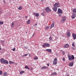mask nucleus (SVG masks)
Here are the masks:
<instances>
[{
	"instance_id": "20",
	"label": "nucleus",
	"mask_w": 76,
	"mask_h": 76,
	"mask_svg": "<svg viewBox=\"0 0 76 76\" xmlns=\"http://www.w3.org/2000/svg\"><path fill=\"white\" fill-rule=\"evenodd\" d=\"M49 41L50 42L53 41V39H52V37H50L49 38Z\"/></svg>"
},
{
	"instance_id": "55",
	"label": "nucleus",
	"mask_w": 76,
	"mask_h": 76,
	"mask_svg": "<svg viewBox=\"0 0 76 76\" xmlns=\"http://www.w3.org/2000/svg\"><path fill=\"white\" fill-rule=\"evenodd\" d=\"M76 1V0H75Z\"/></svg>"
},
{
	"instance_id": "45",
	"label": "nucleus",
	"mask_w": 76,
	"mask_h": 76,
	"mask_svg": "<svg viewBox=\"0 0 76 76\" xmlns=\"http://www.w3.org/2000/svg\"><path fill=\"white\" fill-rule=\"evenodd\" d=\"M25 18H28V16H26L25 17Z\"/></svg>"
},
{
	"instance_id": "51",
	"label": "nucleus",
	"mask_w": 76,
	"mask_h": 76,
	"mask_svg": "<svg viewBox=\"0 0 76 76\" xmlns=\"http://www.w3.org/2000/svg\"><path fill=\"white\" fill-rule=\"evenodd\" d=\"M3 2H4V3H5V1H3Z\"/></svg>"
},
{
	"instance_id": "32",
	"label": "nucleus",
	"mask_w": 76,
	"mask_h": 76,
	"mask_svg": "<svg viewBox=\"0 0 76 76\" xmlns=\"http://www.w3.org/2000/svg\"><path fill=\"white\" fill-rule=\"evenodd\" d=\"M3 74V72H2V71H0V75H1Z\"/></svg>"
},
{
	"instance_id": "27",
	"label": "nucleus",
	"mask_w": 76,
	"mask_h": 76,
	"mask_svg": "<svg viewBox=\"0 0 76 76\" xmlns=\"http://www.w3.org/2000/svg\"><path fill=\"white\" fill-rule=\"evenodd\" d=\"M25 69H27L28 70H29V68L27 66H25Z\"/></svg>"
},
{
	"instance_id": "48",
	"label": "nucleus",
	"mask_w": 76,
	"mask_h": 76,
	"mask_svg": "<svg viewBox=\"0 0 76 76\" xmlns=\"http://www.w3.org/2000/svg\"><path fill=\"white\" fill-rule=\"evenodd\" d=\"M37 25V23H36L35 24V25H34V26H36V25Z\"/></svg>"
},
{
	"instance_id": "9",
	"label": "nucleus",
	"mask_w": 76,
	"mask_h": 76,
	"mask_svg": "<svg viewBox=\"0 0 76 76\" xmlns=\"http://www.w3.org/2000/svg\"><path fill=\"white\" fill-rule=\"evenodd\" d=\"M53 9L55 12H56L57 10V7H54L53 8Z\"/></svg>"
},
{
	"instance_id": "54",
	"label": "nucleus",
	"mask_w": 76,
	"mask_h": 76,
	"mask_svg": "<svg viewBox=\"0 0 76 76\" xmlns=\"http://www.w3.org/2000/svg\"><path fill=\"white\" fill-rule=\"evenodd\" d=\"M69 31H68V32H69Z\"/></svg>"
},
{
	"instance_id": "23",
	"label": "nucleus",
	"mask_w": 76,
	"mask_h": 76,
	"mask_svg": "<svg viewBox=\"0 0 76 76\" xmlns=\"http://www.w3.org/2000/svg\"><path fill=\"white\" fill-rule=\"evenodd\" d=\"M9 64H14L15 62H12L11 61H9Z\"/></svg>"
},
{
	"instance_id": "31",
	"label": "nucleus",
	"mask_w": 76,
	"mask_h": 76,
	"mask_svg": "<svg viewBox=\"0 0 76 76\" xmlns=\"http://www.w3.org/2000/svg\"><path fill=\"white\" fill-rule=\"evenodd\" d=\"M72 47H75V42H73L72 43Z\"/></svg>"
},
{
	"instance_id": "42",
	"label": "nucleus",
	"mask_w": 76,
	"mask_h": 76,
	"mask_svg": "<svg viewBox=\"0 0 76 76\" xmlns=\"http://www.w3.org/2000/svg\"><path fill=\"white\" fill-rule=\"evenodd\" d=\"M24 48L25 49H27V48H28V47H25Z\"/></svg>"
},
{
	"instance_id": "43",
	"label": "nucleus",
	"mask_w": 76,
	"mask_h": 76,
	"mask_svg": "<svg viewBox=\"0 0 76 76\" xmlns=\"http://www.w3.org/2000/svg\"><path fill=\"white\" fill-rule=\"evenodd\" d=\"M59 16H60V17H61V14H59Z\"/></svg>"
},
{
	"instance_id": "15",
	"label": "nucleus",
	"mask_w": 76,
	"mask_h": 76,
	"mask_svg": "<svg viewBox=\"0 0 76 76\" xmlns=\"http://www.w3.org/2000/svg\"><path fill=\"white\" fill-rule=\"evenodd\" d=\"M4 59L3 58H2L1 59V63H4Z\"/></svg>"
},
{
	"instance_id": "21",
	"label": "nucleus",
	"mask_w": 76,
	"mask_h": 76,
	"mask_svg": "<svg viewBox=\"0 0 76 76\" xmlns=\"http://www.w3.org/2000/svg\"><path fill=\"white\" fill-rule=\"evenodd\" d=\"M72 12L73 13H76V9H74L72 10Z\"/></svg>"
},
{
	"instance_id": "2",
	"label": "nucleus",
	"mask_w": 76,
	"mask_h": 76,
	"mask_svg": "<svg viewBox=\"0 0 76 76\" xmlns=\"http://www.w3.org/2000/svg\"><path fill=\"white\" fill-rule=\"evenodd\" d=\"M66 16H64L62 17V20L61 21V23H64L66 20Z\"/></svg>"
},
{
	"instance_id": "53",
	"label": "nucleus",
	"mask_w": 76,
	"mask_h": 76,
	"mask_svg": "<svg viewBox=\"0 0 76 76\" xmlns=\"http://www.w3.org/2000/svg\"><path fill=\"white\" fill-rule=\"evenodd\" d=\"M42 1V0H41V1Z\"/></svg>"
},
{
	"instance_id": "12",
	"label": "nucleus",
	"mask_w": 76,
	"mask_h": 76,
	"mask_svg": "<svg viewBox=\"0 0 76 76\" xmlns=\"http://www.w3.org/2000/svg\"><path fill=\"white\" fill-rule=\"evenodd\" d=\"M70 33L69 32H68V31L66 34L67 37H70Z\"/></svg>"
},
{
	"instance_id": "16",
	"label": "nucleus",
	"mask_w": 76,
	"mask_h": 76,
	"mask_svg": "<svg viewBox=\"0 0 76 76\" xmlns=\"http://www.w3.org/2000/svg\"><path fill=\"white\" fill-rule=\"evenodd\" d=\"M4 64H9V62L6 60H5L4 62Z\"/></svg>"
},
{
	"instance_id": "29",
	"label": "nucleus",
	"mask_w": 76,
	"mask_h": 76,
	"mask_svg": "<svg viewBox=\"0 0 76 76\" xmlns=\"http://www.w3.org/2000/svg\"><path fill=\"white\" fill-rule=\"evenodd\" d=\"M49 28H50V26H48L46 27L45 29H48Z\"/></svg>"
},
{
	"instance_id": "7",
	"label": "nucleus",
	"mask_w": 76,
	"mask_h": 76,
	"mask_svg": "<svg viewBox=\"0 0 76 76\" xmlns=\"http://www.w3.org/2000/svg\"><path fill=\"white\" fill-rule=\"evenodd\" d=\"M76 14L75 13H73L72 15L71 16L72 19H75L76 18Z\"/></svg>"
},
{
	"instance_id": "39",
	"label": "nucleus",
	"mask_w": 76,
	"mask_h": 76,
	"mask_svg": "<svg viewBox=\"0 0 76 76\" xmlns=\"http://www.w3.org/2000/svg\"><path fill=\"white\" fill-rule=\"evenodd\" d=\"M41 15H42V16H44V14L43 13H41Z\"/></svg>"
},
{
	"instance_id": "52",
	"label": "nucleus",
	"mask_w": 76,
	"mask_h": 76,
	"mask_svg": "<svg viewBox=\"0 0 76 76\" xmlns=\"http://www.w3.org/2000/svg\"><path fill=\"white\" fill-rule=\"evenodd\" d=\"M67 76H69L68 75H67Z\"/></svg>"
},
{
	"instance_id": "6",
	"label": "nucleus",
	"mask_w": 76,
	"mask_h": 76,
	"mask_svg": "<svg viewBox=\"0 0 76 76\" xmlns=\"http://www.w3.org/2000/svg\"><path fill=\"white\" fill-rule=\"evenodd\" d=\"M58 13L59 14H61L63 13V11L60 9L59 8L58 10Z\"/></svg>"
},
{
	"instance_id": "24",
	"label": "nucleus",
	"mask_w": 76,
	"mask_h": 76,
	"mask_svg": "<svg viewBox=\"0 0 76 76\" xmlns=\"http://www.w3.org/2000/svg\"><path fill=\"white\" fill-rule=\"evenodd\" d=\"M7 72H4L3 74V75L4 76H7Z\"/></svg>"
},
{
	"instance_id": "1",
	"label": "nucleus",
	"mask_w": 76,
	"mask_h": 76,
	"mask_svg": "<svg viewBox=\"0 0 76 76\" xmlns=\"http://www.w3.org/2000/svg\"><path fill=\"white\" fill-rule=\"evenodd\" d=\"M69 60V61H72L73 60L75 59V57L73 55H72L71 56L69 55L68 56Z\"/></svg>"
},
{
	"instance_id": "46",
	"label": "nucleus",
	"mask_w": 76,
	"mask_h": 76,
	"mask_svg": "<svg viewBox=\"0 0 76 76\" xmlns=\"http://www.w3.org/2000/svg\"><path fill=\"white\" fill-rule=\"evenodd\" d=\"M47 65L48 66H50V64H47Z\"/></svg>"
},
{
	"instance_id": "11",
	"label": "nucleus",
	"mask_w": 76,
	"mask_h": 76,
	"mask_svg": "<svg viewBox=\"0 0 76 76\" xmlns=\"http://www.w3.org/2000/svg\"><path fill=\"white\" fill-rule=\"evenodd\" d=\"M72 35L74 39H76V34L73 33L72 34Z\"/></svg>"
},
{
	"instance_id": "4",
	"label": "nucleus",
	"mask_w": 76,
	"mask_h": 76,
	"mask_svg": "<svg viewBox=\"0 0 76 76\" xmlns=\"http://www.w3.org/2000/svg\"><path fill=\"white\" fill-rule=\"evenodd\" d=\"M60 4L58 3H55L54 5L53 6L54 7H60Z\"/></svg>"
},
{
	"instance_id": "37",
	"label": "nucleus",
	"mask_w": 76,
	"mask_h": 76,
	"mask_svg": "<svg viewBox=\"0 0 76 76\" xmlns=\"http://www.w3.org/2000/svg\"><path fill=\"white\" fill-rule=\"evenodd\" d=\"M42 46L43 47H44V48H45V44L43 45Z\"/></svg>"
},
{
	"instance_id": "35",
	"label": "nucleus",
	"mask_w": 76,
	"mask_h": 76,
	"mask_svg": "<svg viewBox=\"0 0 76 76\" xmlns=\"http://www.w3.org/2000/svg\"><path fill=\"white\" fill-rule=\"evenodd\" d=\"M15 50H16V48H13L12 49V51H15Z\"/></svg>"
},
{
	"instance_id": "34",
	"label": "nucleus",
	"mask_w": 76,
	"mask_h": 76,
	"mask_svg": "<svg viewBox=\"0 0 76 76\" xmlns=\"http://www.w3.org/2000/svg\"><path fill=\"white\" fill-rule=\"evenodd\" d=\"M62 54L63 55H64L65 54V52H64V51H63L62 52Z\"/></svg>"
},
{
	"instance_id": "8",
	"label": "nucleus",
	"mask_w": 76,
	"mask_h": 76,
	"mask_svg": "<svg viewBox=\"0 0 76 76\" xmlns=\"http://www.w3.org/2000/svg\"><path fill=\"white\" fill-rule=\"evenodd\" d=\"M54 26V21L52 22V23L50 26V29H51L52 28H53Z\"/></svg>"
},
{
	"instance_id": "14",
	"label": "nucleus",
	"mask_w": 76,
	"mask_h": 76,
	"mask_svg": "<svg viewBox=\"0 0 76 76\" xmlns=\"http://www.w3.org/2000/svg\"><path fill=\"white\" fill-rule=\"evenodd\" d=\"M69 66L70 67H72L73 66V62H71L69 63Z\"/></svg>"
},
{
	"instance_id": "18",
	"label": "nucleus",
	"mask_w": 76,
	"mask_h": 76,
	"mask_svg": "<svg viewBox=\"0 0 76 76\" xmlns=\"http://www.w3.org/2000/svg\"><path fill=\"white\" fill-rule=\"evenodd\" d=\"M48 69V67L44 66L42 67L41 68V69Z\"/></svg>"
},
{
	"instance_id": "38",
	"label": "nucleus",
	"mask_w": 76,
	"mask_h": 76,
	"mask_svg": "<svg viewBox=\"0 0 76 76\" xmlns=\"http://www.w3.org/2000/svg\"><path fill=\"white\" fill-rule=\"evenodd\" d=\"M54 75H57V73H56V72H54Z\"/></svg>"
},
{
	"instance_id": "44",
	"label": "nucleus",
	"mask_w": 76,
	"mask_h": 76,
	"mask_svg": "<svg viewBox=\"0 0 76 76\" xmlns=\"http://www.w3.org/2000/svg\"><path fill=\"white\" fill-rule=\"evenodd\" d=\"M28 54H25L24 55L25 56H28Z\"/></svg>"
},
{
	"instance_id": "19",
	"label": "nucleus",
	"mask_w": 76,
	"mask_h": 76,
	"mask_svg": "<svg viewBox=\"0 0 76 76\" xmlns=\"http://www.w3.org/2000/svg\"><path fill=\"white\" fill-rule=\"evenodd\" d=\"M45 45L46 47H49L50 46V44L48 43H46L45 44Z\"/></svg>"
},
{
	"instance_id": "40",
	"label": "nucleus",
	"mask_w": 76,
	"mask_h": 76,
	"mask_svg": "<svg viewBox=\"0 0 76 76\" xmlns=\"http://www.w3.org/2000/svg\"><path fill=\"white\" fill-rule=\"evenodd\" d=\"M51 75L52 76H54V73H52L51 74Z\"/></svg>"
},
{
	"instance_id": "50",
	"label": "nucleus",
	"mask_w": 76,
	"mask_h": 76,
	"mask_svg": "<svg viewBox=\"0 0 76 76\" xmlns=\"http://www.w3.org/2000/svg\"><path fill=\"white\" fill-rule=\"evenodd\" d=\"M0 47H1V46L0 45V50H1V48H0Z\"/></svg>"
},
{
	"instance_id": "26",
	"label": "nucleus",
	"mask_w": 76,
	"mask_h": 76,
	"mask_svg": "<svg viewBox=\"0 0 76 76\" xmlns=\"http://www.w3.org/2000/svg\"><path fill=\"white\" fill-rule=\"evenodd\" d=\"M14 23L13 22L12 23V24H11V26L12 27H13V26H14Z\"/></svg>"
},
{
	"instance_id": "36",
	"label": "nucleus",
	"mask_w": 76,
	"mask_h": 76,
	"mask_svg": "<svg viewBox=\"0 0 76 76\" xmlns=\"http://www.w3.org/2000/svg\"><path fill=\"white\" fill-rule=\"evenodd\" d=\"M62 60L64 61L66 60V59L64 58H62Z\"/></svg>"
},
{
	"instance_id": "41",
	"label": "nucleus",
	"mask_w": 76,
	"mask_h": 76,
	"mask_svg": "<svg viewBox=\"0 0 76 76\" xmlns=\"http://www.w3.org/2000/svg\"><path fill=\"white\" fill-rule=\"evenodd\" d=\"M1 43H3V42H4V40L1 41Z\"/></svg>"
},
{
	"instance_id": "28",
	"label": "nucleus",
	"mask_w": 76,
	"mask_h": 76,
	"mask_svg": "<svg viewBox=\"0 0 76 76\" xmlns=\"http://www.w3.org/2000/svg\"><path fill=\"white\" fill-rule=\"evenodd\" d=\"M34 60H37L38 57L37 56H36L34 58Z\"/></svg>"
},
{
	"instance_id": "47",
	"label": "nucleus",
	"mask_w": 76,
	"mask_h": 76,
	"mask_svg": "<svg viewBox=\"0 0 76 76\" xmlns=\"http://www.w3.org/2000/svg\"><path fill=\"white\" fill-rule=\"evenodd\" d=\"M35 33H34V34H33L32 37H33V36H34V35H35Z\"/></svg>"
},
{
	"instance_id": "49",
	"label": "nucleus",
	"mask_w": 76,
	"mask_h": 76,
	"mask_svg": "<svg viewBox=\"0 0 76 76\" xmlns=\"http://www.w3.org/2000/svg\"><path fill=\"white\" fill-rule=\"evenodd\" d=\"M25 55H23V57H25Z\"/></svg>"
},
{
	"instance_id": "22",
	"label": "nucleus",
	"mask_w": 76,
	"mask_h": 76,
	"mask_svg": "<svg viewBox=\"0 0 76 76\" xmlns=\"http://www.w3.org/2000/svg\"><path fill=\"white\" fill-rule=\"evenodd\" d=\"M30 22H31V20L29 19L27 21V23H28V24H30Z\"/></svg>"
},
{
	"instance_id": "17",
	"label": "nucleus",
	"mask_w": 76,
	"mask_h": 76,
	"mask_svg": "<svg viewBox=\"0 0 76 76\" xmlns=\"http://www.w3.org/2000/svg\"><path fill=\"white\" fill-rule=\"evenodd\" d=\"M46 51H48V52H49V53H51V50L50 49H47L46 50Z\"/></svg>"
},
{
	"instance_id": "10",
	"label": "nucleus",
	"mask_w": 76,
	"mask_h": 76,
	"mask_svg": "<svg viewBox=\"0 0 76 76\" xmlns=\"http://www.w3.org/2000/svg\"><path fill=\"white\" fill-rule=\"evenodd\" d=\"M68 47H69V45L68 44L65 45L64 46V48H68Z\"/></svg>"
},
{
	"instance_id": "3",
	"label": "nucleus",
	"mask_w": 76,
	"mask_h": 76,
	"mask_svg": "<svg viewBox=\"0 0 76 76\" xmlns=\"http://www.w3.org/2000/svg\"><path fill=\"white\" fill-rule=\"evenodd\" d=\"M45 10L46 12L43 11L44 12H51V10L50 9V8L49 7H47L45 9Z\"/></svg>"
},
{
	"instance_id": "25",
	"label": "nucleus",
	"mask_w": 76,
	"mask_h": 76,
	"mask_svg": "<svg viewBox=\"0 0 76 76\" xmlns=\"http://www.w3.org/2000/svg\"><path fill=\"white\" fill-rule=\"evenodd\" d=\"M24 73V71H21L20 72V75H22V74H23Z\"/></svg>"
},
{
	"instance_id": "5",
	"label": "nucleus",
	"mask_w": 76,
	"mask_h": 76,
	"mask_svg": "<svg viewBox=\"0 0 76 76\" xmlns=\"http://www.w3.org/2000/svg\"><path fill=\"white\" fill-rule=\"evenodd\" d=\"M53 64H54V65H56L57 64V58H56L54 59Z\"/></svg>"
},
{
	"instance_id": "33",
	"label": "nucleus",
	"mask_w": 76,
	"mask_h": 76,
	"mask_svg": "<svg viewBox=\"0 0 76 76\" xmlns=\"http://www.w3.org/2000/svg\"><path fill=\"white\" fill-rule=\"evenodd\" d=\"M18 9L19 10H22V7H19L18 8Z\"/></svg>"
},
{
	"instance_id": "30",
	"label": "nucleus",
	"mask_w": 76,
	"mask_h": 76,
	"mask_svg": "<svg viewBox=\"0 0 76 76\" xmlns=\"http://www.w3.org/2000/svg\"><path fill=\"white\" fill-rule=\"evenodd\" d=\"M3 23H4V22H0V25H3Z\"/></svg>"
},
{
	"instance_id": "13",
	"label": "nucleus",
	"mask_w": 76,
	"mask_h": 76,
	"mask_svg": "<svg viewBox=\"0 0 76 76\" xmlns=\"http://www.w3.org/2000/svg\"><path fill=\"white\" fill-rule=\"evenodd\" d=\"M34 15H35L37 17H38L39 16V14L38 13H35V12L33 13Z\"/></svg>"
}]
</instances>
